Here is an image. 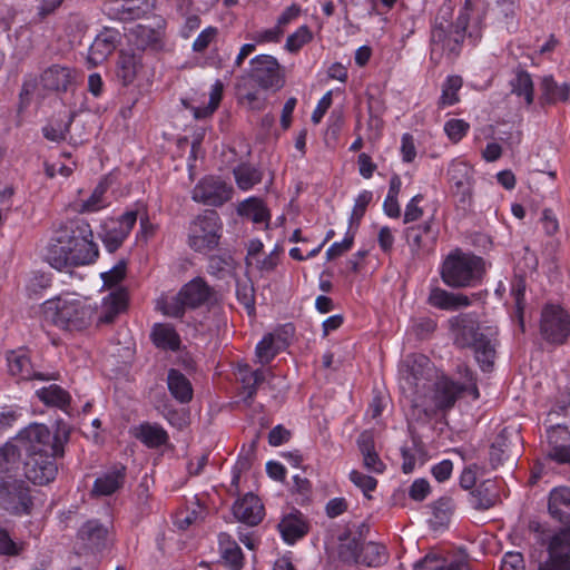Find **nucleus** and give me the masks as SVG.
<instances>
[{
    "label": "nucleus",
    "mask_w": 570,
    "mask_h": 570,
    "mask_svg": "<svg viewBox=\"0 0 570 570\" xmlns=\"http://www.w3.org/2000/svg\"><path fill=\"white\" fill-rule=\"evenodd\" d=\"M458 375L459 381L442 377L431 389L434 367L428 356L413 353L399 365V386L413 410L429 416L434 410L452 407L460 396L479 399L474 373L468 366L459 365Z\"/></svg>",
    "instance_id": "nucleus-1"
},
{
    "label": "nucleus",
    "mask_w": 570,
    "mask_h": 570,
    "mask_svg": "<svg viewBox=\"0 0 570 570\" xmlns=\"http://www.w3.org/2000/svg\"><path fill=\"white\" fill-rule=\"evenodd\" d=\"M454 343L460 347H469L483 372L489 371L495 358L494 333L481 332L474 314H459L449 321Z\"/></svg>",
    "instance_id": "nucleus-2"
},
{
    "label": "nucleus",
    "mask_w": 570,
    "mask_h": 570,
    "mask_svg": "<svg viewBox=\"0 0 570 570\" xmlns=\"http://www.w3.org/2000/svg\"><path fill=\"white\" fill-rule=\"evenodd\" d=\"M70 429L62 422H57L56 431L41 423H32L21 430L16 436L20 450L24 456L37 454L63 455L65 444L69 441Z\"/></svg>",
    "instance_id": "nucleus-3"
},
{
    "label": "nucleus",
    "mask_w": 570,
    "mask_h": 570,
    "mask_svg": "<svg viewBox=\"0 0 570 570\" xmlns=\"http://www.w3.org/2000/svg\"><path fill=\"white\" fill-rule=\"evenodd\" d=\"M485 273L484 262L471 253L454 249L444 258L441 278L450 287H473L481 283Z\"/></svg>",
    "instance_id": "nucleus-4"
},
{
    "label": "nucleus",
    "mask_w": 570,
    "mask_h": 570,
    "mask_svg": "<svg viewBox=\"0 0 570 570\" xmlns=\"http://www.w3.org/2000/svg\"><path fill=\"white\" fill-rule=\"evenodd\" d=\"M95 313L96 309L90 304L79 298L59 296L43 303L46 320L68 331H80L88 327Z\"/></svg>",
    "instance_id": "nucleus-5"
},
{
    "label": "nucleus",
    "mask_w": 570,
    "mask_h": 570,
    "mask_svg": "<svg viewBox=\"0 0 570 570\" xmlns=\"http://www.w3.org/2000/svg\"><path fill=\"white\" fill-rule=\"evenodd\" d=\"M223 222L215 210H205L189 224L187 244L196 253L214 250L222 238Z\"/></svg>",
    "instance_id": "nucleus-6"
},
{
    "label": "nucleus",
    "mask_w": 570,
    "mask_h": 570,
    "mask_svg": "<svg viewBox=\"0 0 570 570\" xmlns=\"http://www.w3.org/2000/svg\"><path fill=\"white\" fill-rule=\"evenodd\" d=\"M70 232V256L72 266H81L94 263L98 257V246L94 242L90 225L85 220H73L66 225Z\"/></svg>",
    "instance_id": "nucleus-7"
},
{
    "label": "nucleus",
    "mask_w": 570,
    "mask_h": 570,
    "mask_svg": "<svg viewBox=\"0 0 570 570\" xmlns=\"http://www.w3.org/2000/svg\"><path fill=\"white\" fill-rule=\"evenodd\" d=\"M248 77L261 89L277 91L284 86L278 60L271 55H257L249 62Z\"/></svg>",
    "instance_id": "nucleus-8"
},
{
    "label": "nucleus",
    "mask_w": 570,
    "mask_h": 570,
    "mask_svg": "<svg viewBox=\"0 0 570 570\" xmlns=\"http://www.w3.org/2000/svg\"><path fill=\"white\" fill-rule=\"evenodd\" d=\"M0 505L16 515L29 514L33 502L26 482L0 476Z\"/></svg>",
    "instance_id": "nucleus-9"
},
{
    "label": "nucleus",
    "mask_w": 570,
    "mask_h": 570,
    "mask_svg": "<svg viewBox=\"0 0 570 570\" xmlns=\"http://www.w3.org/2000/svg\"><path fill=\"white\" fill-rule=\"evenodd\" d=\"M540 330L550 343L562 344L570 335V317L558 305H547L541 314Z\"/></svg>",
    "instance_id": "nucleus-10"
},
{
    "label": "nucleus",
    "mask_w": 570,
    "mask_h": 570,
    "mask_svg": "<svg viewBox=\"0 0 570 570\" xmlns=\"http://www.w3.org/2000/svg\"><path fill=\"white\" fill-rule=\"evenodd\" d=\"M137 222V213L126 212L118 218L107 219L101 229L100 238L110 253L116 252L129 236Z\"/></svg>",
    "instance_id": "nucleus-11"
},
{
    "label": "nucleus",
    "mask_w": 570,
    "mask_h": 570,
    "mask_svg": "<svg viewBox=\"0 0 570 570\" xmlns=\"http://www.w3.org/2000/svg\"><path fill=\"white\" fill-rule=\"evenodd\" d=\"M233 188L220 178L208 176L194 187L191 198L208 206H222L232 198Z\"/></svg>",
    "instance_id": "nucleus-12"
},
{
    "label": "nucleus",
    "mask_w": 570,
    "mask_h": 570,
    "mask_svg": "<svg viewBox=\"0 0 570 570\" xmlns=\"http://www.w3.org/2000/svg\"><path fill=\"white\" fill-rule=\"evenodd\" d=\"M539 570H570V528L557 532L550 540L548 557Z\"/></svg>",
    "instance_id": "nucleus-13"
},
{
    "label": "nucleus",
    "mask_w": 570,
    "mask_h": 570,
    "mask_svg": "<svg viewBox=\"0 0 570 570\" xmlns=\"http://www.w3.org/2000/svg\"><path fill=\"white\" fill-rule=\"evenodd\" d=\"M165 22L158 19L155 26L136 24L128 30L127 38L138 50H160L164 47Z\"/></svg>",
    "instance_id": "nucleus-14"
},
{
    "label": "nucleus",
    "mask_w": 570,
    "mask_h": 570,
    "mask_svg": "<svg viewBox=\"0 0 570 570\" xmlns=\"http://www.w3.org/2000/svg\"><path fill=\"white\" fill-rule=\"evenodd\" d=\"M59 456L53 454L26 456L23 463L24 476L33 484H48L57 475L58 468L55 459Z\"/></svg>",
    "instance_id": "nucleus-15"
},
{
    "label": "nucleus",
    "mask_w": 570,
    "mask_h": 570,
    "mask_svg": "<svg viewBox=\"0 0 570 570\" xmlns=\"http://www.w3.org/2000/svg\"><path fill=\"white\" fill-rule=\"evenodd\" d=\"M7 365L9 374L18 380L28 381L37 379L40 381H50L58 379L55 374L36 372L27 351L22 348L7 353Z\"/></svg>",
    "instance_id": "nucleus-16"
},
{
    "label": "nucleus",
    "mask_w": 570,
    "mask_h": 570,
    "mask_svg": "<svg viewBox=\"0 0 570 570\" xmlns=\"http://www.w3.org/2000/svg\"><path fill=\"white\" fill-rule=\"evenodd\" d=\"M473 3L471 0H466L453 27L454 31L446 40L448 42L453 41L455 46H459L464 40L465 35L474 42L479 39L481 19L479 16L473 17Z\"/></svg>",
    "instance_id": "nucleus-17"
},
{
    "label": "nucleus",
    "mask_w": 570,
    "mask_h": 570,
    "mask_svg": "<svg viewBox=\"0 0 570 570\" xmlns=\"http://www.w3.org/2000/svg\"><path fill=\"white\" fill-rule=\"evenodd\" d=\"M68 233L69 232L67 230L66 225L62 226L59 230L56 232L47 246L46 259L50 266L58 271H62L72 266Z\"/></svg>",
    "instance_id": "nucleus-18"
},
{
    "label": "nucleus",
    "mask_w": 570,
    "mask_h": 570,
    "mask_svg": "<svg viewBox=\"0 0 570 570\" xmlns=\"http://www.w3.org/2000/svg\"><path fill=\"white\" fill-rule=\"evenodd\" d=\"M75 69L62 65H52L40 76L42 87L57 92H66L75 83Z\"/></svg>",
    "instance_id": "nucleus-19"
},
{
    "label": "nucleus",
    "mask_w": 570,
    "mask_h": 570,
    "mask_svg": "<svg viewBox=\"0 0 570 570\" xmlns=\"http://www.w3.org/2000/svg\"><path fill=\"white\" fill-rule=\"evenodd\" d=\"M120 33L115 29H104L94 40L89 48L88 62L97 66L110 56L117 48Z\"/></svg>",
    "instance_id": "nucleus-20"
},
{
    "label": "nucleus",
    "mask_w": 570,
    "mask_h": 570,
    "mask_svg": "<svg viewBox=\"0 0 570 570\" xmlns=\"http://www.w3.org/2000/svg\"><path fill=\"white\" fill-rule=\"evenodd\" d=\"M128 292L124 287H117L102 298L101 309L98 315V324H111L117 316L126 311Z\"/></svg>",
    "instance_id": "nucleus-21"
},
{
    "label": "nucleus",
    "mask_w": 570,
    "mask_h": 570,
    "mask_svg": "<svg viewBox=\"0 0 570 570\" xmlns=\"http://www.w3.org/2000/svg\"><path fill=\"white\" fill-rule=\"evenodd\" d=\"M233 514L243 523L256 525L263 519L264 508L257 495L247 493L234 503Z\"/></svg>",
    "instance_id": "nucleus-22"
},
{
    "label": "nucleus",
    "mask_w": 570,
    "mask_h": 570,
    "mask_svg": "<svg viewBox=\"0 0 570 570\" xmlns=\"http://www.w3.org/2000/svg\"><path fill=\"white\" fill-rule=\"evenodd\" d=\"M428 303L439 309L456 311L469 306L471 301L465 294L449 292L439 286H431Z\"/></svg>",
    "instance_id": "nucleus-23"
},
{
    "label": "nucleus",
    "mask_w": 570,
    "mask_h": 570,
    "mask_svg": "<svg viewBox=\"0 0 570 570\" xmlns=\"http://www.w3.org/2000/svg\"><path fill=\"white\" fill-rule=\"evenodd\" d=\"M278 529L283 540L292 546L307 533L308 525L304 515L299 511L294 510L283 517Z\"/></svg>",
    "instance_id": "nucleus-24"
},
{
    "label": "nucleus",
    "mask_w": 570,
    "mask_h": 570,
    "mask_svg": "<svg viewBox=\"0 0 570 570\" xmlns=\"http://www.w3.org/2000/svg\"><path fill=\"white\" fill-rule=\"evenodd\" d=\"M144 68L142 56L121 50L117 60V77L124 86L131 85Z\"/></svg>",
    "instance_id": "nucleus-25"
},
{
    "label": "nucleus",
    "mask_w": 570,
    "mask_h": 570,
    "mask_svg": "<svg viewBox=\"0 0 570 570\" xmlns=\"http://www.w3.org/2000/svg\"><path fill=\"white\" fill-rule=\"evenodd\" d=\"M448 176L463 198L469 195L473 181V168L468 161L461 158L453 159L449 164Z\"/></svg>",
    "instance_id": "nucleus-26"
},
{
    "label": "nucleus",
    "mask_w": 570,
    "mask_h": 570,
    "mask_svg": "<svg viewBox=\"0 0 570 570\" xmlns=\"http://www.w3.org/2000/svg\"><path fill=\"white\" fill-rule=\"evenodd\" d=\"M155 7V0H118L112 8L117 19L131 21L144 18Z\"/></svg>",
    "instance_id": "nucleus-27"
},
{
    "label": "nucleus",
    "mask_w": 570,
    "mask_h": 570,
    "mask_svg": "<svg viewBox=\"0 0 570 570\" xmlns=\"http://www.w3.org/2000/svg\"><path fill=\"white\" fill-rule=\"evenodd\" d=\"M125 479L126 466H114L96 479L91 492L95 495H111L122 488Z\"/></svg>",
    "instance_id": "nucleus-28"
},
{
    "label": "nucleus",
    "mask_w": 570,
    "mask_h": 570,
    "mask_svg": "<svg viewBox=\"0 0 570 570\" xmlns=\"http://www.w3.org/2000/svg\"><path fill=\"white\" fill-rule=\"evenodd\" d=\"M218 549L220 559L228 570H242L244 566V556L238 543L228 534L219 533Z\"/></svg>",
    "instance_id": "nucleus-29"
},
{
    "label": "nucleus",
    "mask_w": 570,
    "mask_h": 570,
    "mask_svg": "<svg viewBox=\"0 0 570 570\" xmlns=\"http://www.w3.org/2000/svg\"><path fill=\"white\" fill-rule=\"evenodd\" d=\"M549 513L560 522L570 520V488L559 487L550 491Z\"/></svg>",
    "instance_id": "nucleus-30"
},
{
    "label": "nucleus",
    "mask_w": 570,
    "mask_h": 570,
    "mask_svg": "<svg viewBox=\"0 0 570 570\" xmlns=\"http://www.w3.org/2000/svg\"><path fill=\"white\" fill-rule=\"evenodd\" d=\"M150 340L158 350L178 351V333L173 324L156 323L151 328Z\"/></svg>",
    "instance_id": "nucleus-31"
},
{
    "label": "nucleus",
    "mask_w": 570,
    "mask_h": 570,
    "mask_svg": "<svg viewBox=\"0 0 570 570\" xmlns=\"http://www.w3.org/2000/svg\"><path fill=\"white\" fill-rule=\"evenodd\" d=\"M77 535L85 548L99 550L105 544L107 529L98 520H89L82 524Z\"/></svg>",
    "instance_id": "nucleus-32"
},
{
    "label": "nucleus",
    "mask_w": 570,
    "mask_h": 570,
    "mask_svg": "<svg viewBox=\"0 0 570 570\" xmlns=\"http://www.w3.org/2000/svg\"><path fill=\"white\" fill-rule=\"evenodd\" d=\"M38 399L47 406H53L69 413L71 395L60 385L50 384L36 392Z\"/></svg>",
    "instance_id": "nucleus-33"
},
{
    "label": "nucleus",
    "mask_w": 570,
    "mask_h": 570,
    "mask_svg": "<svg viewBox=\"0 0 570 570\" xmlns=\"http://www.w3.org/2000/svg\"><path fill=\"white\" fill-rule=\"evenodd\" d=\"M22 451L18 443H6L0 448V473L6 474V480L16 479L20 469V458Z\"/></svg>",
    "instance_id": "nucleus-34"
},
{
    "label": "nucleus",
    "mask_w": 570,
    "mask_h": 570,
    "mask_svg": "<svg viewBox=\"0 0 570 570\" xmlns=\"http://www.w3.org/2000/svg\"><path fill=\"white\" fill-rule=\"evenodd\" d=\"M209 297V287L204 279L197 277L180 288V305L198 306Z\"/></svg>",
    "instance_id": "nucleus-35"
},
{
    "label": "nucleus",
    "mask_w": 570,
    "mask_h": 570,
    "mask_svg": "<svg viewBox=\"0 0 570 570\" xmlns=\"http://www.w3.org/2000/svg\"><path fill=\"white\" fill-rule=\"evenodd\" d=\"M357 445L363 456L364 466L370 472L382 473L385 465L374 450L372 435L367 432L362 433L357 439Z\"/></svg>",
    "instance_id": "nucleus-36"
},
{
    "label": "nucleus",
    "mask_w": 570,
    "mask_h": 570,
    "mask_svg": "<svg viewBox=\"0 0 570 570\" xmlns=\"http://www.w3.org/2000/svg\"><path fill=\"white\" fill-rule=\"evenodd\" d=\"M267 371L258 368L252 371L247 364L238 365V377L243 385L244 401L252 400L258 385L265 380Z\"/></svg>",
    "instance_id": "nucleus-37"
},
{
    "label": "nucleus",
    "mask_w": 570,
    "mask_h": 570,
    "mask_svg": "<svg viewBox=\"0 0 570 570\" xmlns=\"http://www.w3.org/2000/svg\"><path fill=\"white\" fill-rule=\"evenodd\" d=\"M237 213L255 224L266 223L269 219L266 206L257 197H248L243 200L237 207Z\"/></svg>",
    "instance_id": "nucleus-38"
},
{
    "label": "nucleus",
    "mask_w": 570,
    "mask_h": 570,
    "mask_svg": "<svg viewBox=\"0 0 570 570\" xmlns=\"http://www.w3.org/2000/svg\"><path fill=\"white\" fill-rule=\"evenodd\" d=\"M233 173L237 187L243 191L252 189L263 179L262 171L257 167L248 164H240L236 166Z\"/></svg>",
    "instance_id": "nucleus-39"
},
{
    "label": "nucleus",
    "mask_w": 570,
    "mask_h": 570,
    "mask_svg": "<svg viewBox=\"0 0 570 570\" xmlns=\"http://www.w3.org/2000/svg\"><path fill=\"white\" fill-rule=\"evenodd\" d=\"M224 83L217 79L210 87L209 100L207 105L199 107H190V111L196 119H205L212 116L218 108L223 98Z\"/></svg>",
    "instance_id": "nucleus-40"
},
{
    "label": "nucleus",
    "mask_w": 570,
    "mask_h": 570,
    "mask_svg": "<svg viewBox=\"0 0 570 570\" xmlns=\"http://www.w3.org/2000/svg\"><path fill=\"white\" fill-rule=\"evenodd\" d=\"M136 438L148 448H157L166 443L167 433L157 424L144 423L137 429Z\"/></svg>",
    "instance_id": "nucleus-41"
},
{
    "label": "nucleus",
    "mask_w": 570,
    "mask_h": 570,
    "mask_svg": "<svg viewBox=\"0 0 570 570\" xmlns=\"http://www.w3.org/2000/svg\"><path fill=\"white\" fill-rule=\"evenodd\" d=\"M386 560L385 547L375 542H367L361 549L355 562L367 567H379Z\"/></svg>",
    "instance_id": "nucleus-42"
},
{
    "label": "nucleus",
    "mask_w": 570,
    "mask_h": 570,
    "mask_svg": "<svg viewBox=\"0 0 570 570\" xmlns=\"http://www.w3.org/2000/svg\"><path fill=\"white\" fill-rule=\"evenodd\" d=\"M542 96L549 104L558 101H567L569 98L570 88L567 82L557 83L552 77H544L541 83Z\"/></svg>",
    "instance_id": "nucleus-43"
},
{
    "label": "nucleus",
    "mask_w": 570,
    "mask_h": 570,
    "mask_svg": "<svg viewBox=\"0 0 570 570\" xmlns=\"http://www.w3.org/2000/svg\"><path fill=\"white\" fill-rule=\"evenodd\" d=\"M512 92L522 97L527 105L533 101V82L528 72L521 71L511 81Z\"/></svg>",
    "instance_id": "nucleus-44"
},
{
    "label": "nucleus",
    "mask_w": 570,
    "mask_h": 570,
    "mask_svg": "<svg viewBox=\"0 0 570 570\" xmlns=\"http://www.w3.org/2000/svg\"><path fill=\"white\" fill-rule=\"evenodd\" d=\"M256 357L257 361L265 365L268 364L278 353L276 345V337L273 334H266L256 345Z\"/></svg>",
    "instance_id": "nucleus-45"
},
{
    "label": "nucleus",
    "mask_w": 570,
    "mask_h": 570,
    "mask_svg": "<svg viewBox=\"0 0 570 570\" xmlns=\"http://www.w3.org/2000/svg\"><path fill=\"white\" fill-rule=\"evenodd\" d=\"M206 517V508L194 497L186 507L184 518H180V530L194 524H198Z\"/></svg>",
    "instance_id": "nucleus-46"
},
{
    "label": "nucleus",
    "mask_w": 570,
    "mask_h": 570,
    "mask_svg": "<svg viewBox=\"0 0 570 570\" xmlns=\"http://www.w3.org/2000/svg\"><path fill=\"white\" fill-rule=\"evenodd\" d=\"M462 78L459 76H449L443 86L440 98L441 106H452L459 101V90L462 87Z\"/></svg>",
    "instance_id": "nucleus-47"
},
{
    "label": "nucleus",
    "mask_w": 570,
    "mask_h": 570,
    "mask_svg": "<svg viewBox=\"0 0 570 570\" xmlns=\"http://www.w3.org/2000/svg\"><path fill=\"white\" fill-rule=\"evenodd\" d=\"M313 38L311 29L303 24L291 33L285 42V50L288 52H297L303 46L308 43Z\"/></svg>",
    "instance_id": "nucleus-48"
},
{
    "label": "nucleus",
    "mask_w": 570,
    "mask_h": 570,
    "mask_svg": "<svg viewBox=\"0 0 570 570\" xmlns=\"http://www.w3.org/2000/svg\"><path fill=\"white\" fill-rule=\"evenodd\" d=\"M105 191H106V187L102 184L98 185L94 189L90 197L86 200H82L79 204L78 210L80 213H94V212H97V210L104 208L107 205L105 197H104Z\"/></svg>",
    "instance_id": "nucleus-49"
},
{
    "label": "nucleus",
    "mask_w": 570,
    "mask_h": 570,
    "mask_svg": "<svg viewBox=\"0 0 570 570\" xmlns=\"http://www.w3.org/2000/svg\"><path fill=\"white\" fill-rule=\"evenodd\" d=\"M350 480L367 499L371 498V492L374 491L377 485V481L373 476L364 474L357 470H352L350 472Z\"/></svg>",
    "instance_id": "nucleus-50"
},
{
    "label": "nucleus",
    "mask_w": 570,
    "mask_h": 570,
    "mask_svg": "<svg viewBox=\"0 0 570 570\" xmlns=\"http://www.w3.org/2000/svg\"><path fill=\"white\" fill-rule=\"evenodd\" d=\"M284 36V30L275 24L272 28H266L262 30H257L252 35V40L258 45H265V43H278L281 39Z\"/></svg>",
    "instance_id": "nucleus-51"
},
{
    "label": "nucleus",
    "mask_w": 570,
    "mask_h": 570,
    "mask_svg": "<svg viewBox=\"0 0 570 570\" xmlns=\"http://www.w3.org/2000/svg\"><path fill=\"white\" fill-rule=\"evenodd\" d=\"M469 124L463 119L452 118L444 124V132L453 142H459L468 132Z\"/></svg>",
    "instance_id": "nucleus-52"
},
{
    "label": "nucleus",
    "mask_w": 570,
    "mask_h": 570,
    "mask_svg": "<svg viewBox=\"0 0 570 570\" xmlns=\"http://www.w3.org/2000/svg\"><path fill=\"white\" fill-rule=\"evenodd\" d=\"M63 0H41L36 7V13L32 17V23H41L49 16H52L62 4Z\"/></svg>",
    "instance_id": "nucleus-53"
},
{
    "label": "nucleus",
    "mask_w": 570,
    "mask_h": 570,
    "mask_svg": "<svg viewBox=\"0 0 570 570\" xmlns=\"http://www.w3.org/2000/svg\"><path fill=\"white\" fill-rule=\"evenodd\" d=\"M127 262L120 259L111 269L101 273V279L105 286L112 287L118 285L126 276Z\"/></svg>",
    "instance_id": "nucleus-54"
},
{
    "label": "nucleus",
    "mask_w": 570,
    "mask_h": 570,
    "mask_svg": "<svg viewBox=\"0 0 570 570\" xmlns=\"http://www.w3.org/2000/svg\"><path fill=\"white\" fill-rule=\"evenodd\" d=\"M217 35L218 29L216 27L209 26L203 29L193 42V51L204 52L208 48V46L216 39Z\"/></svg>",
    "instance_id": "nucleus-55"
},
{
    "label": "nucleus",
    "mask_w": 570,
    "mask_h": 570,
    "mask_svg": "<svg viewBox=\"0 0 570 570\" xmlns=\"http://www.w3.org/2000/svg\"><path fill=\"white\" fill-rule=\"evenodd\" d=\"M354 243V233L350 229L345 233L344 238L341 242H334L326 250L327 259H334L342 256L344 253L351 249Z\"/></svg>",
    "instance_id": "nucleus-56"
},
{
    "label": "nucleus",
    "mask_w": 570,
    "mask_h": 570,
    "mask_svg": "<svg viewBox=\"0 0 570 570\" xmlns=\"http://www.w3.org/2000/svg\"><path fill=\"white\" fill-rule=\"evenodd\" d=\"M373 194L370 190H362L358 193L357 197L355 198L353 212L350 218V225L352 226L353 222L358 220L363 217L365 209L370 202L372 200Z\"/></svg>",
    "instance_id": "nucleus-57"
},
{
    "label": "nucleus",
    "mask_w": 570,
    "mask_h": 570,
    "mask_svg": "<svg viewBox=\"0 0 570 570\" xmlns=\"http://www.w3.org/2000/svg\"><path fill=\"white\" fill-rule=\"evenodd\" d=\"M401 159L405 164H411L416 158V146L411 134L405 132L401 137L400 147Z\"/></svg>",
    "instance_id": "nucleus-58"
},
{
    "label": "nucleus",
    "mask_w": 570,
    "mask_h": 570,
    "mask_svg": "<svg viewBox=\"0 0 570 570\" xmlns=\"http://www.w3.org/2000/svg\"><path fill=\"white\" fill-rule=\"evenodd\" d=\"M424 463V458L421 453V450L417 448L405 449L403 450V464L402 469L404 473H411L414 471L416 465H422Z\"/></svg>",
    "instance_id": "nucleus-59"
},
{
    "label": "nucleus",
    "mask_w": 570,
    "mask_h": 570,
    "mask_svg": "<svg viewBox=\"0 0 570 570\" xmlns=\"http://www.w3.org/2000/svg\"><path fill=\"white\" fill-rule=\"evenodd\" d=\"M422 199H423V196L421 194H417L409 200V203L405 206L404 218H403L405 224L416 222L422 217L423 210L419 206V204L422 202Z\"/></svg>",
    "instance_id": "nucleus-60"
},
{
    "label": "nucleus",
    "mask_w": 570,
    "mask_h": 570,
    "mask_svg": "<svg viewBox=\"0 0 570 570\" xmlns=\"http://www.w3.org/2000/svg\"><path fill=\"white\" fill-rule=\"evenodd\" d=\"M71 118L65 125L58 124L57 127L53 125H47L42 128L43 136L51 141L60 142L66 139L69 131Z\"/></svg>",
    "instance_id": "nucleus-61"
},
{
    "label": "nucleus",
    "mask_w": 570,
    "mask_h": 570,
    "mask_svg": "<svg viewBox=\"0 0 570 570\" xmlns=\"http://www.w3.org/2000/svg\"><path fill=\"white\" fill-rule=\"evenodd\" d=\"M239 101L252 110H261L265 107L266 97L259 91L249 90L245 94H240Z\"/></svg>",
    "instance_id": "nucleus-62"
},
{
    "label": "nucleus",
    "mask_w": 570,
    "mask_h": 570,
    "mask_svg": "<svg viewBox=\"0 0 570 570\" xmlns=\"http://www.w3.org/2000/svg\"><path fill=\"white\" fill-rule=\"evenodd\" d=\"M22 550V544L13 541L8 531L0 529V554L17 556Z\"/></svg>",
    "instance_id": "nucleus-63"
},
{
    "label": "nucleus",
    "mask_w": 570,
    "mask_h": 570,
    "mask_svg": "<svg viewBox=\"0 0 570 570\" xmlns=\"http://www.w3.org/2000/svg\"><path fill=\"white\" fill-rule=\"evenodd\" d=\"M500 570H524L522 554L514 551L505 552L501 561Z\"/></svg>",
    "instance_id": "nucleus-64"
}]
</instances>
